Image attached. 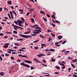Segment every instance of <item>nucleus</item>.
Returning <instances> with one entry per match:
<instances>
[{"label": "nucleus", "mask_w": 77, "mask_h": 77, "mask_svg": "<svg viewBox=\"0 0 77 77\" xmlns=\"http://www.w3.org/2000/svg\"><path fill=\"white\" fill-rule=\"evenodd\" d=\"M14 22L17 25H18V22H17V21H14Z\"/></svg>", "instance_id": "26"}, {"label": "nucleus", "mask_w": 77, "mask_h": 77, "mask_svg": "<svg viewBox=\"0 0 77 77\" xmlns=\"http://www.w3.org/2000/svg\"><path fill=\"white\" fill-rule=\"evenodd\" d=\"M22 57H26V58H28V57H27V55H22Z\"/></svg>", "instance_id": "22"}, {"label": "nucleus", "mask_w": 77, "mask_h": 77, "mask_svg": "<svg viewBox=\"0 0 77 77\" xmlns=\"http://www.w3.org/2000/svg\"><path fill=\"white\" fill-rule=\"evenodd\" d=\"M71 66H72V67H73V68H75V66H74V65L73 64L71 63Z\"/></svg>", "instance_id": "18"}, {"label": "nucleus", "mask_w": 77, "mask_h": 77, "mask_svg": "<svg viewBox=\"0 0 77 77\" xmlns=\"http://www.w3.org/2000/svg\"><path fill=\"white\" fill-rule=\"evenodd\" d=\"M25 24L26 26H28V24H27V23L26 22H25Z\"/></svg>", "instance_id": "55"}, {"label": "nucleus", "mask_w": 77, "mask_h": 77, "mask_svg": "<svg viewBox=\"0 0 77 77\" xmlns=\"http://www.w3.org/2000/svg\"><path fill=\"white\" fill-rule=\"evenodd\" d=\"M8 5H11V4H12V1H10L8 2Z\"/></svg>", "instance_id": "9"}, {"label": "nucleus", "mask_w": 77, "mask_h": 77, "mask_svg": "<svg viewBox=\"0 0 77 77\" xmlns=\"http://www.w3.org/2000/svg\"><path fill=\"white\" fill-rule=\"evenodd\" d=\"M41 45L42 47H44H44H45V46H46V45H45V44H42Z\"/></svg>", "instance_id": "20"}, {"label": "nucleus", "mask_w": 77, "mask_h": 77, "mask_svg": "<svg viewBox=\"0 0 77 77\" xmlns=\"http://www.w3.org/2000/svg\"><path fill=\"white\" fill-rule=\"evenodd\" d=\"M61 65H62V66H63V67H61V68H62L63 69H65V64H61Z\"/></svg>", "instance_id": "5"}, {"label": "nucleus", "mask_w": 77, "mask_h": 77, "mask_svg": "<svg viewBox=\"0 0 77 77\" xmlns=\"http://www.w3.org/2000/svg\"><path fill=\"white\" fill-rule=\"evenodd\" d=\"M49 51H54L55 50L53 49H49Z\"/></svg>", "instance_id": "17"}, {"label": "nucleus", "mask_w": 77, "mask_h": 77, "mask_svg": "<svg viewBox=\"0 0 77 77\" xmlns=\"http://www.w3.org/2000/svg\"><path fill=\"white\" fill-rule=\"evenodd\" d=\"M36 32H37L36 31H33V33H34V34H36Z\"/></svg>", "instance_id": "49"}, {"label": "nucleus", "mask_w": 77, "mask_h": 77, "mask_svg": "<svg viewBox=\"0 0 77 77\" xmlns=\"http://www.w3.org/2000/svg\"><path fill=\"white\" fill-rule=\"evenodd\" d=\"M73 77H77V75H76L75 74H73Z\"/></svg>", "instance_id": "33"}, {"label": "nucleus", "mask_w": 77, "mask_h": 77, "mask_svg": "<svg viewBox=\"0 0 77 77\" xmlns=\"http://www.w3.org/2000/svg\"><path fill=\"white\" fill-rule=\"evenodd\" d=\"M48 39H49V40H48V41H52V39L50 37H49Z\"/></svg>", "instance_id": "35"}, {"label": "nucleus", "mask_w": 77, "mask_h": 77, "mask_svg": "<svg viewBox=\"0 0 77 77\" xmlns=\"http://www.w3.org/2000/svg\"><path fill=\"white\" fill-rule=\"evenodd\" d=\"M19 12H23L24 11V10H19Z\"/></svg>", "instance_id": "42"}, {"label": "nucleus", "mask_w": 77, "mask_h": 77, "mask_svg": "<svg viewBox=\"0 0 77 77\" xmlns=\"http://www.w3.org/2000/svg\"><path fill=\"white\" fill-rule=\"evenodd\" d=\"M52 26H53V27H55V26H56V25H55L54 24V23H52Z\"/></svg>", "instance_id": "37"}, {"label": "nucleus", "mask_w": 77, "mask_h": 77, "mask_svg": "<svg viewBox=\"0 0 77 77\" xmlns=\"http://www.w3.org/2000/svg\"><path fill=\"white\" fill-rule=\"evenodd\" d=\"M13 33H15V34L17 33V31H13Z\"/></svg>", "instance_id": "44"}, {"label": "nucleus", "mask_w": 77, "mask_h": 77, "mask_svg": "<svg viewBox=\"0 0 77 77\" xmlns=\"http://www.w3.org/2000/svg\"><path fill=\"white\" fill-rule=\"evenodd\" d=\"M17 21L18 23V24H22V22H20L21 21V20H17Z\"/></svg>", "instance_id": "6"}, {"label": "nucleus", "mask_w": 77, "mask_h": 77, "mask_svg": "<svg viewBox=\"0 0 77 77\" xmlns=\"http://www.w3.org/2000/svg\"><path fill=\"white\" fill-rule=\"evenodd\" d=\"M51 35H52L53 37H55V34H54L52 33H51Z\"/></svg>", "instance_id": "21"}, {"label": "nucleus", "mask_w": 77, "mask_h": 77, "mask_svg": "<svg viewBox=\"0 0 77 77\" xmlns=\"http://www.w3.org/2000/svg\"><path fill=\"white\" fill-rule=\"evenodd\" d=\"M10 14L11 15H12V14H13V13H12V12L11 11H10Z\"/></svg>", "instance_id": "32"}, {"label": "nucleus", "mask_w": 77, "mask_h": 77, "mask_svg": "<svg viewBox=\"0 0 77 77\" xmlns=\"http://www.w3.org/2000/svg\"><path fill=\"white\" fill-rule=\"evenodd\" d=\"M7 33H8L9 34H12V32H7Z\"/></svg>", "instance_id": "45"}, {"label": "nucleus", "mask_w": 77, "mask_h": 77, "mask_svg": "<svg viewBox=\"0 0 77 77\" xmlns=\"http://www.w3.org/2000/svg\"><path fill=\"white\" fill-rule=\"evenodd\" d=\"M51 17L53 18H54V19H55V18H56V17H55V16H51Z\"/></svg>", "instance_id": "34"}, {"label": "nucleus", "mask_w": 77, "mask_h": 77, "mask_svg": "<svg viewBox=\"0 0 77 77\" xmlns=\"http://www.w3.org/2000/svg\"><path fill=\"white\" fill-rule=\"evenodd\" d=\"M5 55L6 56H9L10 55L9 54H5Z\"/></svg>", "instance_id": "46"}, {"label": "nucleus", "mask_w": 77, "mask_h": 77, "mask_svg": "<svg viewBox=\"0 0 77 77\" xmlns=\"http://www.w3.org/2000/svg\"><path fill=\"white\" fill-rule=\"evenodd\" d=\"M2 9L3 8H0V11L2 12Z\"/></svg>", "instance_id": "54"}, {"label": "nucleus", "mask_w": 77, "mask_h": 77, "mask_svg": "<svg viewBox=\"0 0 77 77\" xmlns=\"http://www.w3.org/2000/svg\"><path fill=\"white\" fill-rule=\"evenodd\" d=\"M42 65L45 66H47V65H45L44 64H42Z\"/></svg>", "instance_id": "56"}, {"label": "nucleus", "mask_w": 77, "mask_h": 77, "mask_svg": "<svg viewBox=\"0 0 77 77\" xmlns=\"http://www.w3.org/2000/svg\"><path fill=\"white\" fill-rule=\"evenodd\" d=\"M63 37L62 36H58V38L59 39H61Z\"/></svg>", "instance_id": "8"}, {"label": "nucleus", "mask_w": 77, "mask_h": 77, "mask_svg": "<svg viewBox=\"0 0 77 77\" xmlns=\"http://www.w3.org/2000/svg\"><path fill=\"white\" fill-rule=\"evenodd\" d=\"M37 56H38L40 58H41V54H39V55H37Z\"/></svg>", "instance_id": "23"}, {"label": "nucleus", "mask_w": 77, "mask_h": 77, "mask_svg": "<svg viewBox=\"0 0 77 77\" xmlns=\"http://www.w3.org/2000/svg\"><path fill=\"white\" fill-rule=\"evenodd\" d=\"M52 62H55V59H52Z\"/></svg>", "instance_id": "63"}, {"label": "nucleus", "mask_w": 77, "mask_h": 77, "mask_svg": "<svg viewBox=\"0 0 77 77\" xmlns=\"http://www.w3.org/2000/svg\"><path fill=\"white\" fill-rule=\"evenodd\" d=\"M55 22L56 23H60V22L58 21H57V20H55Z\"/></svg>", "instance_id": "53"}, {"label": "nucleus", "mask_w": 77, "mask_h": 77, "mask_svg": "<svg viewBox=\"0 0 77 77\" xmlns=\"http://www.w3.org/2000/svg\"><path fill=\"white\" fill-rule=\"evenodd\" d=\"M38 42V40H36V41H35L34 42H33V43H36V42Z\"/></svg>", "instance_id": "51"}, {"label": "nucleus", "mask_w": 77, "mask_h": 77, "mask_svg": "<svg viewBox=\"0 0 77 77\" xmlns=\"http://www.w3.org/2000/svg\"><path fill=\"white\" fill-rule=\"evenodd\" d=\"M39 48L38 47H34V49H35L36 50H38Z\"/></svg>", "instance_id": "29"}, {"label": "nucleus", "mask_w": 77, "mask_h": 77, "mask_svg": "<svg viewBox=\"0 0 77 77\" xmlns=\"http://www.w3.org/2000/svg\"><path fill=\"white\" fill-rule=\"evenodd\" d=\"M40 36V37H41V38H44V36H42V35H39Z\"/></svg>", "instance_id": "36"}, {"label": "nucleus", "mask_w": 77, "mask_h": 77, "mask_svg": "<svg viewBox=\"0 0 77 77\" xmlns=\"http://www.w3.org/2000/svg\"><path fill=\"white\" fill-rule=\"evenodd\" d=\"M36 62L38 63H41L40 61H39V60H37Z\"/></svg>", "instance_id": "62"}, {"label": "nucleus", "mask_w": 77, "mask_h": 77, "mask_svg": "<svg viewBox=\"0 0 77 77\" xmlns=\"http://www.w3.org/2000/svg\"><path fill=\"white\" fill-rule=\"evenodd\" d=\"M30 32H31L27 31L26 32H24V33L25 34H29V33H30Z\"/></svg>", "instance_id": "11"}, {"label": "nucleus", "mask_w": 77, "mask_h": 77, "mask_svg": "<svg viewBox=\"0 0 77 77\" xmlns=\"http://www.w3.org/2000/svg\"><path fill=\"white\" fill-rule=\"evenodd\" d=\"M24 62H26V63H32V62L29 60H24Z\"/></svg>", "instance_id": "3"}, {"label": "nucleus", "mask_w": 77, "mask_h": 77, "mask_svg": "<svg viewBox=\"0 0 77 77\" xmlns=\"http://www.w3.org/2000/svg\"><path fill=\"white\" fill-rule=\"evenodd\" d=\"M8 15L9 17V18L11 19V16H10V14H8Z\"/></svg>", "instance_id": "40"}, {"label": "nucleus", "mask_w": 77, "mask_h": 77, "mask_svg": "<svg viewBox=\"0 0 77 77\" xmlns=\"http://www.w3.org/2000/svg\"><path fill=\"white\" fill-rule=\"evenodd\" d=\"M17 62H21V60H20L19 59H18L17 60Z\"/></svg>", "instance_id": "59"}, {"label": "nucleus", "mask_w": 77, "mask_h": 77, "mask_svg": "<svg viewBox=\"0 0 77 77\" xmlns=\"http://www.w3.org/2000/svg\"><path fill=\"white\" fill-rule=\"evenodd\" d=\"M45 51H50V49L48 50V49H46L45 50Z\"/></svg>", "instance_id": "61"}, {"label": "nucleus", "mask_w": 77, "mask_h": 77, "mask_svg": "<svg viewBox=\"0 0 77 77\" xmlns=\"http://www.w3.org/2000/svg\"><path fill=\"white\" fill-rule=\"evenodd\" d=\"M4 48H8V45H4Z\"/></svg>", "instance_id": "47"}, {"label": "nucleus", "mask_w": 77, "mask_h": 77, "mask_svg": "<svg viewBox=\"0 0 77 77\" xmlns=\"http://www.w3.org/2000/svg\"><path fill=\"white\" fill-rule=\"evenodd\" d=\"M54 74H59V72H54Z\"/></svg>", "instance_id": "39"}, {"label": "nucleus", "mask_w": 77, "mask_h": 77, "mask_svg": "<svg viewBox=\"0 0 77 77\" xmlns=\"http://www.w3.org/2000/svg\"><path fill=\"white\" fill-rule=\"evenodd\" d=\"M30 69H35V67H32V66H31L30 67Z\"/></svg>", "instance_id": "27"}, {"label": "nucleus", "mask_w": 77, "mask_h": 77, "mask_svg": "<svg viewBox=\"0 0 77 77\" xmlns=\"http://www.w3.org/2000/svg\"><path fill=\"white\" fill-rule=\"evenodd\" d=\"M24 51V50H23V49H20L19 50H18V51Z\"/></svg>", "instance_id": "38"}, {"label": "nucleus", "mask_w": 77, "mask_h": 77, "mask_svg": "<svg viewBox=\"0 0 77 77\" xmlns=\"http://www.w3.org/2000/svg\"><path fill=\"white\" fill-rule=\"evenodd\" d=\"M21 19L22 20V21H23V22H25V21L24 20V19H23V18L21 17Z\"/></svg>", "instance_id": "31"}, {"label": "nucleus", "mask_w": 77, "mask_h": 77, "mask_svg": "<svg viewBox=\"0 0 77 77\" xmlns=\"http://www.w3.org/2000/svg\"><path fill=\"white\" fill-rule=\"evenodd\" d=\"M41 56H45V54H40Z\"/></svg>", "instance_id": "50"}, {"label": "nucleus", "mask_w": 77, "mask_h": 77, "mask_svg": "<svg viewBox=\"0 0 77 77\" xmlns=\"http://www.w3.org/2000/svg\"><path fill=\"white\" fill-rule=\"evenodd\" d=\"M30 20H32L31 22H32V23H33H33H35V20H34V19L33 18H31Z\"/></svg>", "instance_id": "10"}, {"label": "nucleus", "mask_w": 77, "mask_h": 77, "mask_svg": "<svg viewBox=\"0 0 77 77\" xmlns=\"http://www.w3.org/2000/svg\"><path fill=\"white\" fill-rule=\"evenodd\" d=\"M66 63L65 62V61H62L61 62V64H63V65H64L63 64H65Z\"/></svg>", "instance_id": "25"}, {"label": "nucleus", "mask_w": 77, "mask_h": 77, "mask_svg": "<svg viewBox=\"0 0 77 77\" xmlns=\"http://www.w3.org/2000/svg\"><path fill=\"white\" fill-rule=\"evenodd\" d=\"M55 68H56L57 69H60V67L58 66H55Z\"/></svg>", "instance_id": "14"}, {"label": "nucleus", "mask_w": 77, "mask_h": 77, "mask_svg": "<svg viewBox=\"0 0 77 77\" xmlns=\"http://www.w3.org/2000/svg\"><path fill=\"white\" fill-rule=\"evenodd\" d=\"M33 10H35V9L30 8V12H32L33 11Z\"/></svg>", "instance_id": "12"}, {"label": "nucleus", "mask_w": 77, "mask_h": 77, "mask_svg": "<svg viewBox=\"0 0 77 77\" xmlns=\"http://www.w3.org/2000/svg\"><path fill=\"white\" fill-rule=\"evenodd\" d=\"M0 60H1V61L3 60V58H2V57L1 56H0Z\"/></svg>", "instance_id": "43"}, {"label": "nucleus", "mask_w": 77, "mask_h": 77, "mask_svg": "<svg viewBox=\"0 0 77 77\" xmlns=\"http://www.w3.org/2000/svg\"><path fill=\"white\" fill-rule=\"evenodd\" d=\"M43 62L44 63H46V62H47L46 61H45V60H43Z\"/></svg>", "instance_id": "52"}, {"label": "nucleus", "mask_w": 77, "mask_h": 77, "mask_svg": "<svg viewBox=\"0 0 77 77\" xmlns=\"http://www.w3.org/2000/svg\"><path fill=\"white\" fill-rule=\"evenodd\" d=\"M20 65H23V66H24L25 67H26V68H30V66H29V65H28L27 64H25L24 62H22V63H20Z\"/></svg>", "instance_id": "2"}, {"label": "nucleus", "mask_w": 77, "mask_h": 77, "mask_svg": "<svg viewBox=\"0 0 77 77\" xmlns=\"http://www.w3.org/2000/svg\"><path fill=\"white\" fill-rule=\"evenodd\" d=\"M0 36H3V34L2 33H0Z\"/></svg>", "instance_id": "58"}, {"label": "nucleus", "mask_w": 77, "mask_h": 77, "mask_svg": "<svg viewBox=\"0 0 77 77\" xmlns=\"http://www.w3.org/2000/svg\"><path fill=\"white\" fill-rule=\"evenodd\" d=\"M12 12L14 14L15 16H17V13H16V12H15V11H12Z\"/></svg>", "instance_id": "13"}, {"label": "nucleus", "mask_w": 77, "mask_h": 77, "mask_svg": "<svg viewBox=\"0 0 77 77\" xmlns=\"http://www.w3.org/2000/svg\"><path fill=\"white\" fill-rule=\"evenodd\" d=\"M17 41H23V39L22 38L17 39Z\"/></svg>", "instance_id": "28"}, {"label": "nucleus", "mask_w": 77, "mask_h": 77, "mask_svg": "<svg viewBox=\"0 0 77 77\" xmlns=\"http://www.w3.org/2000/svg\"><path fill=\"white\" fill-rule=\"evenodd\" d=\"M77 59L73 60V62H77Z\"/></svg>", "instance_id": "30"}, {"label": "nucleus", "mask_w": 77, "mask_h": 77, "mask_svg": "<svg viewBox=\"0 0 77 77\" xmlns=\"http://www.w3.org/2000/svg\"><path fill=\"white\" fill-rule=\"evenodd\" d=\"M31 36H36V34H31Z\"/></svg>", "instance_id": "41"}, {"label": "nucleus", "mask_w": 77, "mask_h": 77, "mask_svg": "<svg viewBox=\"0 0 77 77\" xmlns=\"http://www.w3.org/2000/svg\"><path fill=\"white\" fill-rule=\"evenodd\" d=\"M37 29H38V30H42V29L41 28V27L38 26L37 27Z\"/></svg>", "instance_id": "24"}, {"label": "nucleus", "mask_w": 77, "mask_h": 77, "mask_svg": "<svg viewBox=\"0 0 77 77\" xmlns=\"http://www.w3.org/2000/svg\"><path fill=\"white\" fill-rule=\"evenodd\" d=\"M33 60H35V61H36V62H37V61L38 60L36 58H34L33 59Z\"/></svg>", "instance_id": "48"}, {"label": "nucleus", "mask_w": 77, "mask_h": 77, "mask_svg": "<svg viewBox=\"0 0 77 77\" xmlns=\"http://www.w3.org/2000/svg\"><path fill=\"white\" fill-rule=\"evenodd\" d=\"M11 59H12V60L14 59H15L14 57H11Z\"/></svg>", "instance_id": "60"}, {"label": "nucleus", "mask_w": 77, "mask_h": 77, "mask_svg": "<svg viewBox=\"0 0 77 77\" xmlns=\"http://www.w3.org/2000/svg\"><path fill=\"white\" fill-rule=\"evenodd\" d=\"M57 44H58V43L57 42L55 43V45H57Z\"/></svg>", "instance_id": "64"}, {"label": "nucleus", "mask_w": 77, "mask_h": 77, "mask_svg": "<svg viewBox=\"0 0 77 77\" xmlns=\"http://www.w3.org/2000/svg\"><path fill=\"white\" fill-rule=\"evenodd\" d=\"M18 35L20 36L21 37H23V38H26V39H28V38H30L31 37V36L30 35H21L20 34H19Z\"/></svg>", "instance_id": "1"}, {"label": "nucleus", "mask_w": 77, "mask_h": 77, "mask_svg": "<svg viewBox=\"0 0 77 77\" xmlns=\"http://www.w3.org/2000/svg\"><path fill=\"white\" fill-rule=\"evenodd\" d=\"M40 13H41V14H42L44 15H45V12H44L42 11H40Z\"/></svg>", "instance_id": "16"}, {"label": "nucleus", "mask_w": 77, "mask_h": 77, "mask_svg": "<svg viewBox=\"0 0 77 77\" xmlns=\"http://www.w3.org/2000/svg\"><path fill=\"white\" fill-rule=\"evenodd\" d=\"M14 45H17V46H20V45H20L18 44H17L15 43H14Z\"/></svg>", "instance_id": "15"}, {"label": "nucleus", "mask_w": 77, "mask_h": 77, "mask_svg": "<svg viewBox=\"0 0 77 77\" xmlns=\"http://www.w3.org/2000/svg\"><path fill=\"white\" fill-rule=\"evenodd\" d=\"M66 42V41H65L63 42L62 43V44H64Z\"/></svg>", "instance_id": "57"}, {"label": "nucleus", "mask_w": 77, "mask_h": 77, "mask_svg": "<svg viewBox=\"0 0 77 77\" xmlns=\"http://www.w3.org/2000/svg\"><path fill=\"white\" fill-rule=\"evenodd\" d=\"M12 26L14 27H16V28H17V29H18V28H21V27L19 26V27L17 26V25H14V24H12Z\"/></svg>", "instance_id": "4"}, {"label": "nucleus", "mask_w": 77, "mask_h": 77, "mask_svg": "<svg viewBox=\"0 0 77 77\" xmlns=\"http://www.w3.org/2000/svg\"><path fill=\"white\" fill-rule=\"evenodd\" d=\"M4 74H5V73L3 72H0V75H1V76H3V75H5Z\"/></svg>", "instance_id": "7"}, {"label": "nucleus", "mask_w": 77, "mask_h": 77, "mask_svg": "<svg viewBox=\"0 0 77 77\" xmlns=\"http://www.w3.org/2000/svg\"><path fill=\"white\" fill-rule=\"evenodd\" d=\"M43 19L45 21H46V22H47V19L45 18L44 17H43Z\"/></svg>", "instance_id": "19"}]
</instances>
